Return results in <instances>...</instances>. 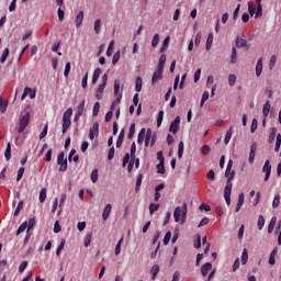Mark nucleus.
Returning a JSON list of instances; mask_svg holds the SVG:
<instances>
[{"label":"nucleus","mask_w":281,"mask_h":281,"mask_svg":"<svg viewBox=\"0 0 281 281\" xmlns=\"http://www.w3.org/2000/svg\"><path fill=\"white\" fill-rule=\"evenodd\" d=\"M225 177L227 179L226 186L224 188V199L227 205H232V188L234 179L236 178V171L235 170H228L225 171Z\"/></svg>","instance_id":"f257e3e1"},{"label":"nucleus","mask_w":281,"mask_h":281,"mask_svg":"<svg viewBox=\"0 0 281 281\" xmlns=\"http://www.w3.org/2000/svg\"><path fill=\"white\" fill-rule=\"evenodd\" d=\"M173 218L176 223H181V225L186 224L188 218V203H183L182 207L177 206L173 211Z\"/></svg>","instance_id":"f03ea898"},{"label":"nucleus","mask_w":281,"mask_h":281,"mask_svg":"<svg viewBox=\"0 0 281 281\" xmlns=\"http://www.w3.org/2000/svg\"><path fill=\"white\" fill-rule=\"evenodd\" d=\"M71 115H74V110L68 108L63 114V130L61 133H67L71 126Z\"/></svg>","instance_id":"7ed1b4c3"},{"label":"nucleus","mask_w":281,"mask_h":281,"mask_svg":"<svg viewBox=\"0 0 281 281\" xmlns=\"http://www.w3.org/2000/svg\"><path fill=\"white\" fill-rule=\"evenodd\" d=\"M27 124H30V114L27 112H22L20 115L18 133H23L25 128H27Z\"/></svg>","instance_id":"20e7f679"},{"label":"nucleus","mask_w":281,"mask_h":281,"mask_svg":"<svg viewBox=\"0 0 281 281\" xmlns=\"http://www.w3.org/2000/svg\"><path fill=\"white\" fill-rule=\"evenodd\" d=\"M57 166H59V172H67V158H65V151H59L57 155Z\"/></svg>","instance_id":"39448f33"},{"label":"nucleus","mask_w":281,"mask_h":281,"mask_svg":"<svg viewBox=\"0 0 281 281\" xmlns=\"http://www.w3.org/2000/svg\"><path fill=\"white\" fill-rule=\"evenodd\" d=\"M179 124H181V116H176L169 125V132L177 135L179 133Z\"/></svg>","instance_id":"423d86ee"},{"label":"nucleus","mask_w":281,"mask_h":281,"mask_svg":"<svg viewBox=\"0 0 281 281\" xmlns=\"http://www.w3.org/2000/svg\"><path fill=\"white\" fill-rule=\"evenodd\" d=\"M98 135H100V123L94 122L92 127H90L89 139L94 140Z\"/></svg>","instance_id":"0eeeda50"},{"label":"nucleus","mask_w":281,"mask_h":281,"mask_svg":"<svg viewBox=\"0 0 281 281\" xmlns=\"http://www.w3.org/2000/svg\"><path fill=\"white\" fill-rule=\"evenodd\" d=\"M106 87V74L102 76V83L98 87L95 98L97 100H102V93H104V88Z\"/></svg>","instance_id":"6e6552de"},{"label":"nucleus","mask_w":281,"mask_h":281,"mask_svg":"<svg viewBox=\"0 0 281 281\" xmlns=\"http://www.w3.org/2000/svg\"><path fill=\"white\" fill-rule=\"evenodd\" d=\"M262 172L266 173L263 181H269L271 177V162L269 160H266L262 168Z\"/></svg>","instance_id":"1a4fd4ad"},{"label":"nucleus","mask_w":281,"mask_h":281,"mask_svg":"<svg viewBox=\"0 0 281 281\" xmlns=\"http://www.w3.org/2000/svg\"><path fill=\"white\" fill-rule=\"evenodd\" d=\"M256 150H258V144L252 143L250 146V153L248 158L249 164H254V160L256 159Z\"/></svg>","instance_id":"9d476101"},{"label":"nucleus","mask_w":281,"mask_h":281,"mask_svg":"<svg viewBox=\"0 0 281 281\" xmlns=\"http://www.w3.org/2000/svg\"><path fill=\"white\" fill-rule=\"evenodd\" d=\"M236 47H238V49L245 48L248 50L250 46H249V44H247L246 40L237 37L236 38Z\"/></svg>","instance_id":"9b49d317"},{"label":"nucleus","mask_w":281,"mask_h":281,"mask_svg":"<svg viewBox=\"0 0 281 281\" xmlns=\"http://www.w3.org/2000/svg\"><path fill=\"white\" fill-rule=\"evenodd\" d=\"M82 21H85V11H79L75 19V25L79 29L82 25Z\"/></svg>","instance_id":"f8f14e48"},{"label":"nucleus","mask_w":281,"mask_h":281,"mask_svg":"<svg viewBox=\"0 0 281 281\" xmlns=\"http://www.w3.org/2000/svg\"><path fill=\"white\" fill-rule=\"evenodd\" d=\"M257 8L255 9V19H260L262 16V0H256Z\"/></svg>","instance_id":"ddd939ff"},{"label":"nucleus","mask_w":281,"mask_h":281,"mask_svg":"<svg viewBox=\"0 0 281 281\" xmlns=\"http://www.w3.org/2000/svg\"><path fill=\"white\" fill-rule=\"evenodd\" d=\"M164 78V72L156 70L151 77V85L159 82Z\"/></svg>","instance_id":"4468645a"},{"label":"nucleus","mask_w":281,"mask_h":281,"mask_svg":"<svg viewBox=\"0 0 281 281\" xmlns=\"http://www.w3.org/2000/svg\"><path fill=\"white\" fill-rule=\"evenodd\" d=\"M210 271H212V263L211 262H206L201 267V273L203 277L207 276V273H210Z\"/></svg>","instance_id":"2eb2a0df"},{"label":"nucleus","mask_w":281,"mask_h":281,"mask_svg":"<svg viewBox=\"0 0 281 281\" xmlns=\"http://www.w3.org/2000/svg\"><path fill=\"white\" fill-rule=\"evenodd\" d=\"M159 271H161V267H159V265H154L150 269V273H151V280H156L157 279V274L159 273Z\"/></svg>","instance_id":"dca6fc26"},{"label":"nucleus","mask_w":281,"mask_h":281,"mask_svg":"<svg viewBox=\"0 0 281 281\" xmlns=\"http://www.w3.org/2000/svg\"><path fill=\"white\" fill-rule=\"evenodd\" d=\"M276 223H278V217L273 216L268 225V234H273V229H276Z\"/></svg>","instance_id":"f3484780"},{"label":"nucleus","mask_w":281,"mask_h":281,"mask_svg":"<svg viewBox=\"0 0 281 281\" xmlns=\"http://www.w3.org/2000/svg\"><path fill=\"white\" fill-rule=\"evenodd\" d=\"M142 181H144V173H138L137 179H136V186H135V191L139 192L142 188Z\"/></svg>","instance_id":"a211bd4d"},{"label":"nucleus","mask_w":281,"mask_h":281,"mask_svg":"<svg viewBox=\"0 0 281 281\" xmlns=\"http://www.w3.org/2000/svg\"><path fill=\"white\" fill-rule=\"evenodd\" d=\"M276 256H278V247L273 248L269 256V265H276Z\"/></svg>","instance_id":"6ab92c4d"},{"label":"nucleus","mask_w":281,"mask_h":281,"mask_svg":"<svg viewBox=\"0 0 281 281\" xmlns=\"http://www.w3.org/2000/svg\"><path fill=\"white\" fill-rule=\"evenodd\" d=\"M100 76H102V69L97 68L92 75V85H95V82H98Z\"/></svg>","instance_id":"aec40b11"},{"label":"nucleus","mask_w":281,"mask_h":281,"mask_svg":"<svg viewBox=\"0 0 281 281\" xmlns=\"http://www.w3.org/2000/svg\"><path fill=\"white\" fill-rule=\"evenodd\" d=\"M256 76H262V58H259L256 65Z\"/></svg>","instance_id":"412c9836"},{"label":"nucleus","mask_w":281,"mask_h":281,"mask_svg":"<svg viewBox=\"0 0 281 281\" xmlns=\"http://www.w3.org/2000/svg\"><path fill=\"white\" fill-rule=\"evenodd\" d=\"M269 111H271V103L269 101H266L262 109L263 117H267L269 115Z\"/></svg>","instance_id":"4be33fe9"},{"label":"nucleus","mask_w":281,"mask_h":281,"mask_svg":"<svg viewBox=\"0 0 281 281\" xmlns=\"http://www.w3.org/2000/svg\"><path fill=\"white\" fill-rule=\"evenodd\" d=\"M169 45H170V36H167L162 42V46L160 47V53L164 54V52L168 49Z\"/></svg>","instance_id":"5701e85b"},{"label":"nucleus","mask_w":281,"mask_h":281,"mask_svg":"<svg viewBox=\"0 0 281 281\" xmlns=\"http://www.w3.org/2000/svg\"><path fill=\"white\" fill-rule=\"evenodd\" d=\"M4 157H5L7 161H10V159L12 157V146L10 145V143L7 144V149L4 151Z\"/></svg>","instance_id":"b1692460"},{"label":"nucleus","mask_w":281,"mask_h":281,"mask_svg":"<svg viewBox=\"0 0 281 281\" xmlns=\"http://www.w3.org/2000/svg\"><path fill=\"white\" fill-rule=\"evenodd\" d=\"M232 135H234L233 127H229V130L226 132L224 144L227 146L229 144V140L232 139Z\"/></svg>","instance_id":"393cba45"},{"label":"nucleus","mask_w":281,"mask_h":281,"mask_svg":"<svg viewBox=\"0 0 281 281\" xmlns=\"http://www.w3.org/2000/svg\"><path fill=\"white\" fill-rule=\"evenodd\" d=\"M122 243H124V237H121L115 246V256H120V254H122Z\"/></svg>","instance_id":"a878e982"},{"label":"nucleus","mask_w":281,"mask_h":281,"mask_svg":"<svg viewBox=\"0 0 281 281\" xmlns=\"http://www.w3.org/2000/svg\"><path fill=\"white\" fill-rule=\"evenodd\" d=\"M45 199H47V189L42 188L40 191V203H45Z\"/></svg>","instance_id":"bb28decb"},{"label":"nucleus","mask_w":281,"mask_h":281,"mask_svg":"<svg viewBox=\"0 0 281 281\" xmlns=\"http://www.w3.org/2000/svg\"><path fill=\"white\" fill-rule=\"evenodd\" d=\"M146 137V128H142L138 133L137 144H144V139Z\"/></svg>","instance_id":"cd10ccee"},{"label":"nucleus","mask_w":281,"mask_h":281,"mask_svg":"<svg viewBox=\"0 0 281 281\" xmlns=\"http://www.w3.org/2000/svg\"><path fill=\"white\" fill-rule=\"evenodd\" d=\"M151 137H153V130L148 128L145 135V146H148V144H150Z\"/></svg>","instance_id":"c85d7f7f"},{"label":"nucleus","mask_w":281,"mask_h":281,"mask_svg":"<svg viewBox=\"0 0 281 281\" xmlns=\"http://www.w3.org/2000/svg\"><path fill=\"white\" fill-rule=\"evenodd\" d=\"M8 56H10V48H4L1 57H0V63H5L8 60Z\"/></svg>","instance_id":"c756f323"},{"label":"nucleus","mask_w":281,"mask_h":281,"mask_svg":"<svg viewBox=\"0 0 281 281\" xmlns=\"http://www.w3.org/2000/svg\"><path fill=\"white\" fill-rule=\"evenodd\" d=\"M280 146H281V134H277L274 153H280Z\"/></svg>","instance_id":"7c9ffc66"},{"label":"nucleus","mask_w":281,"mask_h":281,"mask_svg":"<svg viewBox=\"0 0 281 281\" xmlns=\"http://www.w3.org/2000/svg\"><path fill=\"white\" fill-rule=\"evenodd\" d=\"M115 47V41H111L110 42V44H109V46H108V49H106V56H108V58L110 57V56H112V54H113V48Z\"/></svg>","instance_id":"2f4dec72"},{"label":"nucleus","mask_w":281,"mask_h":281,"mask_svg":"<svg viewBox=\"0 0 281 281\" xmlns=\"http://www.w3.org/2000/svg\"><path fill=\"white\" fill-rule=\"evenodd\" d=\"M135 137V123H132L127 134V139H133Z\"/></svg>","instance_id":"473e14b6"},{"label":"nucleus","mask_w":281,"mask_h":281,"mask_svg":"<svg viewBox=\"0 0 281 281\" xmlns=\"http://www.w3.org/2000/svg\"><path fill=\"white\" fill-rule=\"evenodd\" d=\"M156 168H157L158 175H166L165 162H159Z\"/></svg>","instance_id":"72a5a7b5"},{"label":"nucleus","mask_w":281,"mask_h":281,"mask_svg":"<svg viewBox=\"0 0 281 281\" xmlns=\"http://www.w3.org/2000/svg\"><path fill=\"white\" fill-rule=\"evenodd\" d=\"M207 100H210V92L204 91L203 94H202L200 106H203V104H205V102H207Z\"/></svg>","instance_id":"f704fd0d"},{"label":"nucleus","mask_w":281,"mask_h":281,"mask_svg":"<svg viewBox=\"0 0 281 281\" xmlns=\"http://www.w3.org/2000/svg\"><path fill=\"white\" fill-rule=\"evenodd\" d=\"M249 260V254L247 252V249L244 248L241 252V265H245Z\"/></svg>","instance_id":"c9c22d12"},{"label":"nucleus","mask_w":281,"mask_h":281,"mask_svg":"<svg viewBox=\"0 0 281 281\" xmlns=\"http://www.w3.org/2000/svg\"><path fill=\"white\" fill-rule=\"evenodd\" d=\"M82 113H85V100L80 102L76 112V114L80 116H82Z\"/></svg>","instance_id":"e433bc0d"},{"label":"nucleus","mask_w":281,"mask_h":281,"mask_svg":"<svg viewBox=\"0 0 281 281\" xmlns=\"http://www.w3.org/2000/svg\"><path fill=\"white\" fill-rule=\"evenodd\" d=\"M142 82H143L142 77H137L135 82V91H137V93L142 91Z\"/></svg>","instance_id":"4c0bfd02"},{"label":"nucleus","mask_w":281,"mask_h":281,"mask_svg":"<svg viewBox=\"0 0 281 281\" xmlns=\"http://www.w3.org/2000/svg\"><path fill=\"white\" fill-rule=\"evenodd\" d=\"M248 12L250 16H254L256 14V4L252 2H248Z\"/></svg>","instance_id":"58836bf2"},{"label":"nucleus","mask_w":281,"mask_h":281,"mask_svg":"<svg viewBox=\"0 0 281 281\" xmlns=\"http://www.w3.org/2000/svg\"><path fill=\"white\" fill-rule=\"evenodd\" d=\"M274 140H276V127H272L270 135L268 137V142H269V144H273Z\"/></svg>","instance_id":"ea45409f"},{"label":"nucleus","mask_w":281,"mask_h":281,"mask_svg":"<svg viewBox=\"0 0 281 281\" xmlns=\"http://www.w3.org/2000/svg\"><path fill=\"white\" fill-rule=\"evenodd\" d=\"M171 238H172V233L169 231L166 233L162 239L164 245H169Z\"/></svg>","instance_id":"a19ab883"},{"label":"nucleus","mask_w":281,"mask_h":281,"mask_svg":"<svg viewBox=\"0 0 281 281\" xmlns=\"http://www.w3.org/2000/svg\"><path fill=\"white\" fill-rule=\"evenodd\" d=\"M183 148H184L183 140H181L178 145V157H179V159H181L183 157Z\"/></svg>","instance_id":"79ce46f5"},{"label":"nucleus","mask_w":281,"mask_h":281,"mask_svg":"<svg viewBox=\"0 0 281 281\" xmlns=\"http://www.w3.org/2000/svg\"><path fill=\"white\" fill-rule=\"evenodd\" d=\"M65 249V239H61L59 246L56 249V256L60 257V251H63Z\"/></svg>","instance_id":"37998d69"},{"label":"nucleus","mask_w":281,"mask_h":281,"mask_svg":"<svg viewBox=\"0 0 281 281\" xmlns=\"http://www.w3.org/2000/svg\"><path fill=\"white\" fill-rule=\"evenodd\" d=\"M120 57H121V53L120 50H117L114 55H113V58H112V65L115 66L117 65V63H120Z\"/></svg>","instance_id":"c03bdc74"},{"label":"nucleus","mask_w":281,"mask_h":281,"mask_svg":"<svg viewBox=\"0 0 281 281\" xmlns=\"http://www.w3.org/2000/svg\"><path fill=\"white\" fill-rule=\"evenodd\" d=\"M236 60H237L236 47H233V48H232V56H231V63H232V65H236Z\"/></svg>","instance_id":"a18cd8bd"},{"label":"nucleus","mask_w":281,"mask_h":281,"mask_svg":"<svg viewBox=\"0 0 281 281\" xmlns=\"http://www.w3.org/2000/svg\"><path fill=\"white\" fill-rule=\"evenodd\" d=\"M92 234L91 233H88L85 237V240H83V245L85 247H89V245H91V238H92Z\"/></svg>","instance_id":"49530a36"},{"label":"nucleus","mask_w":281,"mask_h":281,"mask_svg":"<svg viewBox=\"0 0 281 281\" xmlns=\"http://www.w3.org/2000/svg\"><path fill=\"white\" fill-rule=\"evenodd\" d=\"M25 229H27V222H23V223L19 226V228H18V231H16V236H19V234H22V232H25Z\"/></svg>","instance_id":"de8ad7c7"},{"label":"nucleus","mask_w":281,"mask_h":281,"mask_svg":"<svg viewBox=\"0 0 281 281\" xmlns=\"http://www.w3.org/2000/svg\"><path fill=\"white\" fill-rule=\"evenodd\" d=\"M257 227H258V229H262V227H265V216L259 215L258 222H257Z\"/></svg>","instance_id":"09e8293b"},{"label":"nucleus","mask_w":281,"mask_h":281,"mask_svg":"<svg viewBox=\"0 0 281 281\" xmlns=\"http://www.w3.org/2000/svg\"><path fill=\"white\" fill-rule=\"evenodd\" d=\"M164 122V110H160L158 112V116H157V126H161V123Z\"/></svg>","instance_id":"8fccbe9b"},{"label":"nucleus","mask_w":281,"mask_h":281,"mask_svg":"<svg viewBox=\"0 0 281 281\" xmlns=\"http://www.w3.org/2000/svg\"><path fill=\"white\" fill-rule=\"evenodd\" d=\"M23 205H24V202H23V201H20V202L18 203V206H16V209H15V211H14V216H19V214H21V210H23Z\"/></svg>","instance_id":"3c124183"},{"label":"nucleus","mask_w":281,"mask_h":281,"mask_svg":"<svg viewBox=\"0 0 281 281\" xmlns=\"http://www.w3.org/2000/svg\"><path fill=\"white\" fill-rule=\"evenodd\" d=\"M24 173H25V167H20L18 170L16 181H21V179H23Z\"/></svg>","instance_id":"603ef678"},{"label":"nucleus","mask_w":281,"mask_h":281,"mask_svg":"<svg viewBox=\"0 0 281 281\" xmlns=\"http://www.w3.org/2000/svg\"><path fill=\"white\" fill-rule=\"evenodd\" d=\"M280 199H281V196H280V194H277L276 196H274V199H273V201H272V207H280Z\"/></svg>","instance_id":"864d4df0"},{"label":"nucleus","mask_w":281,"mask_h":281,"mask_svg":"<svg viewBox=\"0 0 281 281\" xmlns=\"http://www.w3.org/2000/svg\"><path fill=\"white\" fill-rule=\"evenodd\" d=\"M159 210V204L150 203L149 204V214H155Z\"/></svg>","instance_id":"5fc2aeb1"},{"label":"nucleus","mask_w":281,"mask_h":281,"mask_svg":"<svg viewBox=\"0 0 281 281\" xmlns=\"http://www.w3.org/2000/svg\"><path fill=\"white\" fill-rule=\"evenodd\" d=\"M98 177H99L98 169H94L92 171L91 176H90V179H91L92 183H97L98 182Z\"/></svg>","instance_id":"6e6d98bb"},{"label":"nucleus","mask_w":281,"mask_h":281,"mask_svg":"<svg viewBox=\"0 0 281 281\" xmlns=\"http://www.w3.org/2000/svg\"><path fill=\"white\" fill-rule=\"evenodd\" d=\"M34 225H36V218L32 217L29 220V224H26L27 232H30V229H33Z\"/></svg>","instance_id":"4d7b16f0"},{"label":"nucleus","mask_w":281,"mask_h":281,"mask_svg":"<svg viewBox=\"0 0 281 281\" xmlns=\"http://www.w3.org/2000/svg\"><path fill=\"white\" fill-rule=\"evenodd\" d=\"M257 128H258V120L252 119L251 126H250V133H256Z\"/></svg>","instance_id":"13d9d810"},{"label":"nucleus","mask_w":281,"mask_h":281,"mask_svg":"<svg viewBox=\"0 0 281 281\" xmlns=\"http://www.w3.org/2000/svg\"><path fill=\"white\" fill-rule=\"evenodd\" d=\"M54 150L50 148L46 151V155H45V158H44V161H52V155H53Z\"/></svg>","instance_id":"bf43d9fd"},{"label":"nucleus","mask_w":281,"mask_h":281,"mask_svg":"<svg viewBox=\"0 0 281 281\" xmlns=\"http://www.w3.org/2000/svg\"><path fill=\"white\" fill-rule=\"evenodd\" d=\"M228 85L229 87H234L236 85V75L228 76Z\"/></svg>","instance_id":"052dcab7"},{"label":"nucleus","mask_w":281,"mask_h":281,"mask_svg":"<svg viewBox=\"0 0 281 281\" xmlns=\"http://www.w3.org/2000/svg\"><path fill=\"white\" fill-rule=\"evenodd\" d=\"M135 153H137V146L135 143H132L131 145V159H135Z\"/></svg>","instance_id":"680f3d73"},{"label":"nucleus","mask_w":281,"mask_h":281,"mask_svg":"<svg viewBox=\"0 0 281 281\" xmlns=\"http://www.w3.org/2000/svg\"><path fill=\"white\" fill-rule=\"evenodd\" d=\"M159 45V34H155L151 41V47H157Z\"/></svg>","instance_id":"e2e57ef3"},{"label":"nucleus","mask_w":281,"mask_h":281,"mask_svg":"<svg viewBox=\"0 0 281 281\" xmlns=\"http://www.w3.org/2000/svg\"><path fill=\"white\" fill-rule=\"evenodd\" d=\"M193 247L195 249H201V235H196V240L194 241Z\"/></svg>","instance_id":"0e129e2a"},{"label":"nucleus","mask_w":281,"mask_h":281,"mask_svg":"<svg viewBox=\"0 0 281 281\" xmlns=\"http://www.w3.org/2000/svg\"><path fill=\"white\" fill-rule=\"evenodd\" d=\"M210 145H203L202 148H201V153L202 155H210Z\"/></svg>","instance_id":"69168bd1"},{"label":"nucleus","mask_w":281,"mask_h":281,"mask_svg":"<svg viewBox=\"0 0 281 281\" xmlns=\"http://www.w3.org/2000/svg\"><path fill=\"white\" fill-rule=\"evenodd\" d=\"M101 23L102 22L100 20H95V22H94V32H95V34H100Z\"/></svg>","instance_id":"338daca9"},{"label":"nucleus","mask_w":281,"mask_h":281,"mask_svg":"<svg viewBox=\"0 0 281 281\" xmlns=\"http://www.w3.org/2000/svg\"><path fill=\"white\" fill-rule=\"evenodd\" d=\"M114 93L117 95L120 93V80L114 81Z\"/></svg>","instance_id":"774afa93"}]
</instances>
